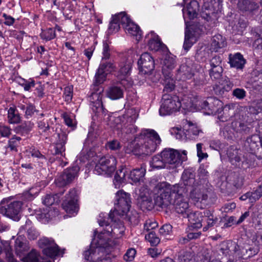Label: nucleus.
Returning <instances> with one entry per match:
<instances>
[{
	"label": "nucleus",
	"instance_id": "obj_54",
	"mask_svg": "<svg viewBox=\"0 0 262 262\" xmlns=\"http://www.w3.org/2000/svg\"><path fill=\"white\" fill-rule=\"evenodd\" d=\"M145 239L148 241L152 246H156L160 243V238L154 232H149L145 236Z\"/></svg>",
	"mask_w": 262,
	"mask_h": 262
},
{
	"label": "nucleus",
	"instance_id": "obj_52",
	"mask_svg": "<svg viewBox=\"0 0 262 262\" xmlns=\"http://www.w3.org/2000/svg\"><path fill=\"white\" fill-rule=\"evenodd\" d=\"M102 54V60L108 59L110 58L111 49L110 48L109 43L106 40L103 41Z\"/></svg>",
	"mask_w": 262,
	"mask_h": 262
},
{
	"label": "nucleus",
	"instance_id": "obj_44",
	"mask_svg": "<svg viewBox=\"0 0 262 262\" xmlns=\"http://www.w3.org/2000/svg\"><path fill=\"white\" fill-rule=\"evenodd\" d=\"M209 56V50L206 47H201L198 49L195 55L196 60L199 62L205 61Z\"/></svg>",
	"mask_w": 262,
	"mask_h": 262
},
{
	"label": "nucleus",
	"instance_id": "obj_13",
	"mask_svg": "<svg viewBox=\"0 0 262 262\" xmlns=\"http://www.w3.org/2000/svg\"><path fill=\"white\" fill-rule=\"evenodd\" d=\"M67 195L66 200L62 203V208L67 213L74 215L79 209L77 191L74 188L72 189Z\"/></svg>",
	"mask_w": 262,
	"mask_h": 262
},
{
	"label": "nucleus",
	"instance_id": "obj_30",
	"mask_svg": "<svg viewBox=\"0 0 262 262\" xmlns=\"http://www.w3.org/2000/svg\"><path fill=\"white\" fill-rule=\"evenodd\" d=\"M182 180L184 186L187 189L186 186H193L195 184V173L190 169H185L182 175Z\"/></svg>",
	"mask_w": 262,
	"mask_h": 262
},
{
	"label": "nucleus",
	"instance_id": "obj_59",
	"mask_svg": "<svg viewBox=\"0 0 262 262\" xmlns=\"http://www.w3.org/2000/svg\"><path fill=\"white\" fill-rule=\"evenodd\" d=\"M194 85L199 86L205 83V76L203 73L193 74Z\"/></svg>",
	"mask_w": 262,
	"mask_h": 262
},
{
	"label": "nucleus",
	"instance_id": "obj_41",
	"mask_svg": "<svg viewBox=\"0 0 262 262\" xmlns=\"http://www.w3.org/2000/svg\"><path fill=\"white\" fill-rule=\"evenodd\" d=\"M185 127L186 130L185 134L188 138H195L201 132L196 125L190 122H188L187 125H185Z\"/></svg>",
	"mask_w": 262,
	"mask_h": 262
},
{
	"label": "nucleus",
	"instance_id": "obj_21",
	"mask_svg": "<svg viewBox=\"0 0 262 262\" xmlns=\"http://www.w3.org/2000/svg\"><path fill=\"white\" fill-rule=\"evenodd\" d=\"M116 69L115 66L111 62H103L100 63L95 75V81L97 84L102 83L105 78V72H112Z\"/></svg>",
	"mask_w": 262,
	"mask_h": 262
},
{
	"label": "nucleus",
	"instance_id": "obj_1",
	"mask_svg": "<svg viewBox=\"0 0 262 262\" xmlns=\"http://www.w3.org/2000/svg\"><path fill=\"white\" fill-rule=\"evenodd\" d=\"M160 143L161 139L155 130L144 129L135 137L134 141L124 147V150L128 154L148 155L156 150Z\"/></svg>",
	"mask_w": 262,
	"mask_h": 262
},
{
	"label": "nucleus",
	"instance_id": "obj_25",
	"mask_svg": "<svg viewBox=\"0 0 262 262\" xmlns=\"http://www.w3.org/2000/svg\"><path fill=\"white\" fill-rule=\"evenodd\" d=\"M190 198L196 205L200 203L205 204L208 199V195L202 191L200 188L195 187L190 191Z\"/></svg>",
	"mask_w": 262,
	"mask_h": 262
},
{
	"label": "nucleus",
	"instance_id": "obj_28",
	"mask_svg": "<svg viewBox=\"0 0 262 262\" xmlns=\"http://www.w3.org/2000/svg\"><path fill=\"white\" fill-rule=\"evenodd\" d=\"M229 59L230 66L237 69H242L246 63V60L239 53H237L233 56L230 54Z\"/></svg>",
	"mask_w": 262,
	"mask_h": 262
},
{
	"label": "nucleus",
	"instance_id": "obj_22",
	"mask_svg": "<svg viewBox=\"0 0 262 262\" xmlns=\"http://www.w3.org/2000/svg\"><path fill=\"white\" fill-rule=\"evenodd\" d=\"M185 217H187L188 220L190 228L198 229L202 227V222L203 215H202L201 212L190 211L185 216Z\"/></svg>",
	"mask_w": 262,
	"mask_h": 262
},
{
	"label": "nucleus",
	"instance_id": "obj_3",
	"mask_svg": "<svg viewBox=\"0 0 262 262\" xmlns=\"http://www.w3.org/2000/svg\"><path fill=\"white\" fill-rule=\"evenodd\" d=\"M179 185H171L167 182L159 183L154 190L155 205L162 208H167L172 205Z\"/></svg>",
	"mask_w": 262,
	"mask_h": 262
},
{
	"label": "nucleus",
	"instance_id": "obj_56",
	"mask_svg": "<svg viewBox=\"0 0 262 262\" xmlns=\"http://www.w3.org/2000/svg\"><path fill=\"white\" fill-rule=\"evenodd\" d=\"M193 36L190 31H187L185 32V40L183 45V48L185 50H188L192 46V42L191 40Z\"/></svg>",
	"mask_w": 262,
	"mask_h": 262
},
{
	"label": "nucleus",
	"instance_id": "obj_8",
	"mask_svg": "<svg viewBox=\"0 0 262 262\" xmlns=\"http://www.w3.org/2000/svg\"><path fill=\"white\" fill-rule=\"evenodd\" d=\"M181 106L182 103L178 96L165 94L162 98L159 113L161 116L170 115L179 111Z\"/></svg>",
	"mask_w": 262,
	"mask_h": 262
},
{
	"label": "nucleus",
	"instance_id": "obj_23",
	"mask_svg": "<svg viewBox=\"0 0 262 262\" xmlns=\"http://www.w3.org/2000/svg\"><path fill=\"white\" fill-rule=\"evenodd\" d=\"M145 39L147 40L148 46L151 50L157 51L164 46V44L161 42L159 36L152 31L146 35Z\"/></svg>",
	"mask_w": 262,
	"mask_h": 262
},
{
	"label": "nucleus",
	"instance_id": "obj_11",
	"mask_svg": "<svg viewBox=\"0 0 262 262\" xmlns=\"http://www.w3.org/2000/svg\"><path fill=\"white\" fill-rule=\"evenodd\" d=\"M8 201L9 200L7 199L2 201L0 205V213L13 220H18L22 203L19 201H14L8 204Z\"/></svg>",
	"mask_w": 262,
	"mask_h": 262
},
{
	"label": "nucleus",
	"instance_id": "obj_16",
	"mask_svg": "<svg viewBox=\"0 0 262 262\" xmlns=\"http://www.w3.org/2000/svg\"><path fill=\"white\" fill-rule=\"evenodd\" d=\"M39 244L43 248L42 252L47 256L52 258L59 254L58 247L53 239L43 237L39 241Z\"/></svg>",
	"mask_w": 262,
	"mask_h": 262
},
{
	"label": "nucleus",
	"instance_id": "obj_46",
	"mask_svg": "<svg viewBox=\"0 0 262 262\" xmlns=\"http://www.w3.org/2000/svg\"><path fill=\"white\" fill-rule=\"evenodd\" d=\"M59 201V196L58 194H47L43 199L42 202L44 205L50 206Z\"/></svg>",
	"mask_w": 262,
	"mask_h": 262
},
{
	"label": "nucleus",
	"instance_id": "obj_48",
	"mask_svg": "<svg viewBox=\"0 0 262 262\" xmlns=\"http://www.w3.org/2000/svg\"><path fill=\"white\" fill-rule=\"evenodd\" d=\"M23 260L24 262H40L39 254L35 250H32Z\"/></svg>",
	"mask_w": 262,
	"mask_h": 262
},
{
	"label": "nucleus",
	"instance_id": "obj_19",
	"mask_svg": "<svg viewBox=\"0 0 262 262\" xmlns=\"http://www.w3.org/2000/svg\"><path fill=\"white\" fill-rule=\"evenodd\" d=\"M138 203L143 210H151L154 206V203L149 196L148 190L145 187H141L139 190Z\"/></svg>",
	"mask_w": 262,
	"mask_h": 262
},
{
	"label": "nucleus",
	"instance_id": "obj_37",
	"mask_svg": "<svg viewBox=\"0 0 262 262\" xmlns=\"http://www.w3.org/2000/svg\"><path fill=\"white\" fill-rule=\"evenodd\" d=\"M182 105H184L186 109H190L193 106H200L201 101L198 100L197 97H193L192 95L190 96H185L182 100Z\"/></svg>",
	"mask_w": 262,
	"mask_h": 262
},
{
	"label": "nucleus",
	"instance_id": "obj_53",
	"mask_svg": "<svg viewBox=\"0 0 262 262\" xmlns=\"http://www.w3.org/2000/svg\"><path fill=\"white\" fill-rule=\"evenodd\" d=\"M66 137L63 136L62 138V142L56 144L55 147V154H60L62 156H64V154L63 152L65 151L64 144L66 143Z\"/></svg>",
	"mask_w": 262,
	"mask_h": 262
},
{
	"label": "nucleus",
	"instance_id": "obj_58",
	"mask_svg": "<svg viewBox=\"0 0 262 262\" xmlns=\"http://www.w3.org/2000/svg\"><path fill=\"white\" fill-rule=\"evenodd\" d=\"M120 29V23H119L114 16L112 17V20L110 23L108 27V32L113 33L117 32Z\"/></svg>",
	"mask_w": 262,
	"mask_h": 262
},
{
	"label": "nucleus",
	"instance_id": "obj_26",
	"mask_svg": "<svg viewBox=\"0 0 262 262\" xmlns=\"http://www.w3.org/2000/svg\"><path fill=\"white\" fill-rule=\"evenodd\" d=\"M237 7L242 11L252 12L256 10L258 6L252 0H238Z\"/></svg>",
	"mask_w": 262,
	"mask_h": 262
},
{
	"label": "nucleus",
	"instance_id": "obj_7",
	"mask_svg": "<svg viewBox=\"0 0 262 262\" xmlns=\"http://www.w3.org/2000/svg\"><path fill=\"white\" fill-rule=\"evenodd\" d=\"M131 199L129 193L123 190L118 191L116 194V202L115 203L114 210L109 214L110 219L116 215L124 216L128 212L131 206Z\"/></svg>",
	"mask_w": 262,
	"mask_h": 262
},
{
	"label": "nucleus",
	"instance_id": "obj_29",
	"mask_svg": "<svg viewBox=\"0 0 262 262\" xmlns=\"http://www.w3.org/2000/svg\"><path fill=\"white\" fill-rule=\"evenodd\" d=\"M260 137L257 135H253L247 138L244 142V147L248 151H253L258 146Z\"/></svg>",
	"mask_w": 262,
	"mask_h": 262
},
{
	"label": "nucleus",
	"instance_id": "obj_40",
	"mask_svg": "<svg viewBox=\"0 0 262 262\" xmlns=\"http://www.w3.org/2000/svg\"><path fill=\"white\" fill-rule=\"evenodd\" d=\"M8 121L10 124H17L20 121L18 110L14 107H10L8 111Z\"/></svg>",
	"mask_w": 262,
	"mask_h": 262
},
{
	"label": "nucleus",
	"instance_id": "obj_47",
	"mask_svg": "<svg viewBox=\"0 0 262 262\" xmlns=\"http://www.w3.org/2000/svg\"><path fill=\"white\" fill-rule=\"evenodd\" d=\"M138 113L134 108L127 110L126 114L123 116L127 122L135 123L138 118Z\"/></svg>",
	"mask_w": 262,
	"mask_h": 262
},
{
	"label": "nucleus",
	"instance_id": "obj_38",
	"mask_svg": "<svg viewBox=\"0 0 262 262\" xmlns=\"http://www.w3.org/2000/svg\"><path fill=\"white\" fill-rule=\"evenodd\" d=\"M163 74L164 76L163 85H164L163 91L171 92L174 89L175 86L174 81L172 78L171 72L164 73Z\"/></svg>",
	"mask_w": 262,
	"mask_h": 262
},
{
	"label": "nucleus",
	"instance_id": "obj_43",
	"mask_svg": "<svg viewBox=\"0 0 262 262\" xmlns=\"http://www.w3.org/2000/svg\"><path fill=\"white\" fill-rule=\"evenodd\" d=\"M163 160L162 154L155 156L150 162V166L154 169H161L166 168L165 162Z\"/></svg>",
	"mask_w": 262,
	"mask_h": 262
},
{
	"label": "nucleus",
	"instance_id": "obj_39",
	"mask_svg": "<svg viewBox=\"0 0 262 262\" xmlns=\"http://www.w3.org/2000/svg\"><path fill=\"white\" fill-rule=\"evenodd\" d=\"M254 156L248 154L246 156L242 155V160L239 161L238 167L246 169L254 164Z\"/></svg>",
	"mask_w": 262,
	"mask_h": 262
},
{
	"label": "nucleus",
	"instance_id": "obj_15",
	"mask_svg": "<svg viewBox=\"0 0 262 262\" xmlns=\"http://www.w3.org/2000/svg\"><path fill=\"white\" fill-rule=\"evenodd\" d=\"M79 170V167L76 165L66 169L56 180L57 185L59 186H63L70 183L77 176Z\"/></svg>",
	"mask_w": 262,
	"mask_h": 262
},
{
	"label": "nucleus",
	"instance_id": "obj_27",
	"mask_svg": "<svg viewBox=\"0 0 262 262\" xmlns=\"http://www.w3.org/2000/svg\"><path fill=\"white\" fill-rule=\"evenodd\" d=\"M193 75L191 68L186 64H182L178 70L177 78L179 80L185 81L191 79Z\"/></svg>",
	"mask_w": 262,
	"mask_h": 262
},
{
	"label": "nucleus",
	"instance_id": "obj_18",
	"mask_svg": "<svg viewBox=\"0 0 262 262\" xmlns=\"http://www.w3.org/2000/svg\"><path fill=\"white\" fill-rule=\"evenodd\" d=\"M200 106L202 109L209 111L208 114H216L222 108V102L214 97H209L206 100L201 101Z\"/></svg>",
	"mask_w": 262,
	"mask_h": 262
},
{
	"label": "nucleus",
	"instance_id": "obj_61",
	"mask_svg": "<svg viewBox=\"0 0 262 262\" xmlns=\"http://www.w3.org/2000/svg\"><path fill=\"white\" fill-rule=\"evenodd\" d=\"M128 123L127 124H124L123 132L127 134L135 133L137 132V127L134 124V123Z\"/></svg>",
	"mask_w": 262,
	"mask_h": 262
},
{
	"label": "nucleus",
	"instance_id": "obj_33",
	"mask_svg": "<svg viewBox=\"0 0 262 262\" xmlns=\"http://www.w3.org/2000/svg\"><path fill=\"white\" fill-rule=\"evenodd\" d=\"M226 45L225 38L220 34L213 36L211 42V49L217 52L219 49L223 48Z\"/></svg>",
	"mask_w": 262,
	"mask_h": 262
},
{
	"label": "nucleus",
	"instance_id": "obj_35",
	"mask_svg": "<svg viewBox=\"0 0 262 262\" xmlns=\"http://www.w3.org/2000/svg\"><path fill=\"white\" fill-rule=\"evenodd\" d=\"M203 221L206 222L207 225L203 227V231H206L209 228L214 226L217 221V218L210 211L206 210L204 212Z\"/></svg>",
	"mask_w": 262,
	"mask_h": 262
},
{
	"label": "nucleus",
	"instance_id": "obj_42",
	"mask_svg": "<svg viewBox=\"0 0 262 262\" xmlns=\"http://www.w3.org/2000/svg\"><path fill=\"white\" fill-rule=\"evenodd\" d=\"M175 66L174 58L170 56H166L164 60V66L162 69L163 74L170 72V71L174 69Z\"/></svg>",
	"mask_w": 262,
	"mask_h": 262
},
{
	"label": "nucleus",
	"instance_id": "obj_24",
	"mask_svg": "<svg viewBox=\"0 0 262 262\" xmlns=\"http://www.w3.org/2000/svg\"><path fill=\"white\" fill-rule=\"evenodd\" d=\"M227 155L231 163L237 167L239 161L242 160L241 150L234 146H231L228 148Z\"/></svg>",
	"mask_w": 262,
	"mask_h": 262
},
{
	"label": "nucleus",
	"instance_id": "obj_12",
	"mask_svg": "<svg viewBox=\"0 0 262 262\" xmlns=\"http://www.w3.org/2000/svg\"><path fill=\"white\" fill-rule=\"evenodd\" d=\"M163 160L167 169H175L181 166L180 152L173 149H165L161 152Z\"/></svg>",
	"mask_w": 262,
	"mask_h": 262
},
{
	"label": "nucleus",
	"instance_id": "obj_60",
	"mask_svg": "<svg viewBox=\"0 0 262 262\" xmlns=\"http://www.w3.org/2000/svg\"><path fill=\"white\" fill-rule=\"evenodd\" d=\"M235 125L236 126V131L239 133H248L250 131V128L243 122H236L232 123V126Z\"/></svg>",
	"mask_w": 262,
	"mask_h": 262
},
{
	"label": "nucleus",
	"instance_id": "obj_57",
	"mask_svg": "<svg viewBox=\"0 0 262 262\" xmlns=\"http://www.w3.org/2000/svg\"><path fill=\"white\" fill-rule=\"evenodd\" d=\"M172 227L170 224H166L163 225L159 229V233L161 235L166 237L170 235L172 233Z\"/></svg>",
	"mask_w": 262,
	"mask_h": 262
},
{
	"label": "nucleus",
	"instance_id": "obj_9",
	"mask_svg": "<svg viewBox=\"0 0 262 262\" xmlns=\"http://www.w3.org/2000/svg\"><path fill=\"white\" fill-rule=\"evenodd\" d=\"M132 61L124 57L119 61L117 76L120 80L121 84L125 88L130 87L133 80L129 77Z\"/></svg>",
	"mask_w": 262,
	"mask_h": 262
},
{
	"label": "nucleus",
	"instance_id": "obj_45",
	"mask_svg": "<svg viewBox=\"0 0 262 262\" xmlns=\"http://www.w3.org/2000/svg\"><path fill=\"white\" fill-rule=\"evenodd\" d=\"M115 19L120 23V26L122 25L124 29L125 25H128L132 22V20L125 12H120L114 15Z\"/></svg>",
	"mask_w": 262,
	"mask_h": 262
},
{
	"label": "nucleus",
	"instance_id": "obj_10",
	"mask_svg": "<svg viewBox=\"0 0 262 262\" xmlns=\"http://www.w3.org/2000/svg\"><path fill=\"white\" fill-rule=\"evenodd\" d=\"M117 160L114 156L101 158L95 167V172L98 174L111 176L116 169Z\"/></svg>",
	"mask_w": 262,
	"mask_h": 262
},
{
	"label": "nucleus",
	"instance_id": "obj_34",
	"mask_svg": "<svg viewBox=\"0 0 262 262\" xmlns=\"http://www.w3.org/2000/svg\"><path fill=\"white\" fill-rule=\"evenodd\" d=\"M199 7V4L196 1H191L187 8L183 9V13L187 14L190 19H193L196 16Z\"/></svg>",
	"mask_w": 262,
	"mask_h": 262
},
{
	"label": "nucleus",
	"instance_id": "obj_31",
	"mask_svg": "<svg viewBox=\"0 0 262 262\" xmlns=\"http://www.w3.org/2000/svg\"><path fill=\"white\" fill-rule=\"evenodd\" d=\"M124 30L126 34L136 37L137 40L141 38L142 32L139 27L133 21L125 25Z\"/></svg>",
	"mask_w": 262,
	"mask_h": 262
},
{
	"label": "nucleus",
	"instance_id": "obj_51",
	"mask_svg": "<svg viewBox=\"0 0 262 262\" xmlns=\"http://www.w3.org/2000/svg\"><path fill=\"white\" fill-rule=\"evenodd\" d=\"M191 29L193 32V33L192 34V36L196 37L199 36L202 33L204 32L205 27L201 25L200 23H195L191 25Z\"/></svg>",
	"mask_w": 262,
	"mask_h": 262
},
{
	"label": "nucleus",
	"instance_id": "obj_36",
	"mask_svg": "<svg viewBox=\"0 0 262 262\" xmlns=\"http://www.w3.org/2000/svg\"><path fill=\"white\" fill-rule=\"evenodd\" d=\"M15 247L16 253L20 256L23 252L27 251L29 249L25 237L24 236L22 237L21 235H19L16 238L15 242Z\"/></svg>",
	"mask_w": 262,
	"mask_h": 262
},
{
	"label": "nucleus",
	"instance_id": "obj_6",
	"mask_svg": "<svg viewBox=\"0 0 262 262\" xmlns=\"http://www.w3.org/2000/svg\"><path fill=\"white\" fill-rule=\"evenodd\" d=\"M188 190L185 187L179 185L172 203L175 211L184 217L191 211L188 203Z\"/></svg>",
	"mask_w": 262,
	"mask_h": 262
},
{
	"label": "nucleus",
	"instance_id": "obj_17",
	"mask_svg": "<svg viewBox=\"0 0 262 262\" xmlns=\"http://www.w3.org/2000/svg\"><path fill=\"white\" fill-rule=\"evenodd\" d=\"M140 72L142 74H149L155 68L154 60L148 53H143L138 61Z\"/></svg>",
	"mask_w": 262,
	"mask_h": 262
},
{
	"label": "nucleus",
	"instance_id": "obj_49",
	"mask_svg": "<svg viewBox=\"0 0 262 262\" xmlns=\"http://www.w3.org/2000/svg\"><path fill=\"white\" fill-rule=\"evenodd\" d=\"M20 140V137L14 136L9 140L8 144L6 148H10L11 151H17V147L19 144Z\"/></svg>",
	"mask_w": 262,
	"mask_h": 262
},
{
	"label": "nucleus",
	"instance_id": "obj_5",
	"mask_svg": "<svg viewBox=\"0 0 262 262\" xmlns=\"http://www.w3.org/2000/svg\"><path fill=\"white\" fill-rule=\"evenodd\" d=\"M129 172L128 179L134 183H137L143 180L146 170L144 167L141 166L140 168H136L130 171L125 166H121L115 175L114 184L116 188H119L120 184L124 182L126 174Z\"/></svg>",
	"mask_w": 262,
	"mask_h": 262
},
{
	"label": "nucleus",
	"instance_id": "obj_32",
	"mask_svg": "<svg viewBox=\"0 0 262 262\" xmlns=\"http://www.w3.org/2000/svg\"><path fill=\"white\" fill-rule=\"evenodd\" d=\"M124 91L118 85L111 86L107 91V96L112 100H117L123 98Z\"/></svg>",
	"mask_w": 262,
	"mask_h": 262
},
{
	"label": "nucleus",
	"instance_id": "obj_14",
	"mask_svg": "<svg viewBox=\"0 0 262 262\" xmlns=\"http://www.w3.org/2000/svg\"><path fill=\"white\" fill-rule=\"evenodd\" d=\"M103 89L101 87H96L92 92L89 101L91 103L93 111L97 113H103L104 112L102 105V98Z\"/></svg>",
	"mask_w": 262,
	"mask_h": 262
},
{
	"label": "nucleus",
	"instance_id": "obj_2",
	"mask_svg": "<svg viewBox=\"0 0 262 262\" xmlns=\"http://www.w3.org/2000/svg\"><path fill=\"white\" fill-rule=\"evenodd\" d=\"M102 234H98L92 241L90 248L84 252L86 260L91 262H111V259L105 253L110 251L107 246L106 238H102Z\"/></svg>",
	"mask_w": 262,
	"mask_h": 262
},
{
	"label": "nucleus",
	"instance_id": "obj_62",
	"mask_svg": "<svg viewBox=\"0 0 262 262\" xmlns=\"http://www.w3.org/2000/svg\"><path fill=\"white\" fill-rule=\"evenodd\" d=\"M139 214L136 211H132L127 215L128 221L133 225H137L139 222Z\"/></svg>",
	"mask_w": 262,
	"mask_h": 262
},
{
	"label": "nucleus",
	"instance_id": "obj_4",
	"mask_svg": "<svg viewBox=\"0 0 262 262\" xmlns=\"http://www.w3.org/2000/svg\"><path fill=\"white\" fill-rule=\"evenodd\" d=\"M110 219L113 222L111 225H110L104 219H100L98 221L100 226H105V228L99 234H102V238H106L107 246L109 247L108 239L110 236L118 238L123 235L125 231V227L122 221L118 219H115V216L114 217L113 220L112 219Z\"/></svg>",
	"mask_w": 262,
	"mask_h": 262
},
{
	"label": "nucleus",
	"instance_id": "obj_64",
	"mask_svg": "<svg viewBox=\"0 0 262 262\" xmlns=\"http://www.w3.org/2000/svg\"><path fill=\"white\" fill-rule=\"evenodd\" d=\"M232 95L236 98L242 100L246 97V92L243 89L236 88L233 91Z\"/></svg>",
	"mask_w": 262,
	"mask_h": 262
},
{
	"label": "nucleus",
	"instance_id": "obj_63",
	"mask_svg": "<svg viewBox=\"0 0 262 262\" xmlns=\"http://www.w3.org/2000/svg\"><path fill=\"white\" fill-rule=\"evenodd\" d=\"M136 253V251L135 249L129 248L124 255L123 258L126 261H131L134 259Z\"/></svg>",
	"mask_w": 262,
	"mask_h": 262
},
{
	"label": "nucleus",
	"instance_id": "obj_55",
	"mask_svg": "<svg viewBox=\"0 0 262 262\" xmlns=\"http://www.w3.org/2000/svg\"><path fill=\"white\" fill-rule=\"evenodd\" d=\"M262 196V184L254 192H250V202L254 203Z\"/></svg>",
	"mask_w": 262,
	"mask_h": 262
},
{
	"label": "nucleus",
	"instance_id": "obj_50",
	"mask_svg": "<svg viewBox=\"0 0 262 262\" xmlns=\"http://www.w3.org/2000/svg\"><path fill=\"white\" fill-rule=\"evenodd\" d=\"M56 36L55 30L53 28H48L43 31L40 33V37L42 39L46 40H50L54 38Z\"/></svg>",
	"mask_w": 262,
	"mask_h": 262
},
{
	"label": "nucleus",
	"instance_id": "obj_20",
	"mask_svg": "<svg viewBox=\"0 0 262 262\" xmlns=\"http://www.w3.org/2000/svg\"><path fill=\"white\" fill-rule=\"evenodd\" d=\"M222 60V58L220 56H214L210 60L211 69L209 74L212 79H218L221 77L223 71Z\"/></svg>",
	"mask_w": 262,
	"mask_h": 262
}]
</instances>
